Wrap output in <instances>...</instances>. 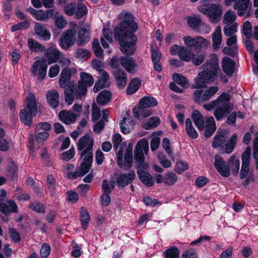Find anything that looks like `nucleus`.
Listing matches in <instances>:
<instances>
[{"label": "nucleus", "mask_w": 258, "mask_h": 258, "mask_svg": "<svg viewBox=\"0 0 258 258\" xmlns=\"http://www.w3.org/2000/svg\"><path fill=\"white\" fill-rule=\"evenodd\" d=\"M119 18L123 20L114 29V38L120 45V50L127 55L120 57V64L127 72L133 73L138 64L132 57L129 58L128 56L134 54L136 50L138 37L135 32L138 29V25L130 12L121 13Z\"/></svg>", "instance_id": "f257e3e1"}, {"label": "nucleus", "mask_w": 258, "mask_h": 258, "mask_svg": "<svg viewBox=\"0 0 258 258\" xmlns=\"http://www.w3.org/2000/svg\"><path fill=\"white\" fill-rule=\"evenodd\" d=\"M183 40L186 47L174 44L170 48V53L172 55H178L181 60L185 62H190L194 56V53L189 48H193L197 52L200 51L204 43L206 42V39L202 36L192 38L186 36L183 38Z\"/></svg>", "instance_id": "f03ea898"}, {"label": "nucleus", "mask_w": 258, "mask_h": 258, "mask_svg": "<svg viewBox=\"0 0 258 258\" xmlns=\"http://www.w3.org/2000/svg\"><path fill=\"white\" fill-rule=\"evenodd\" d=\"M213 56L214 58L207 60L203 66L204 71L199 73L195 78V85L192 86V88L199 89L207 87L206 84L211 83L215 81L219 67L216 55L213 54Z\"/></svg>", "instance_id": "7ed1b4c3"}, {"label": "nucleus", "mask_w": 258, "mask_h": 258, "mask_svg": "<svg viewBox=\"0 0 258 258\" xmlns=\"http://www.w3.org/2000/svg\"><path fill=\"white\" fill-rule=\"evenodd\" d=\"M61 53L60 51L56 48L49 47L45 50L44 56L46 60L42 59L34 62L31 71L33 75H38V79L42 81L46 75L47 63L51 64L55 63L59 60Z\"/></svg>", "instance_id": "20e7f679"}, {"label": "nucleus", "mask_w": 258, "mask_h": 258, "mask_svg": "<svg viewBox=\"0 0 258 258\" xmlns=\"http://www.w3.org/2000/svg\"><path fill=\"white\" fill-rule=\"evenodd\" d=\"M198 0H190L195 3ZM201 5L198 7V10L204 15L208 17L212 23H218L222 17V8L220 5L211 2H218L220 0H201Z\"/></svg>", "instance_id": "39448f33"}, {"label": "nucleus", "mask_w": 258, "mask_h": 258, "mask_svg": "<svg viewBox=\"0 0 258 258\" xmlns=\"http://www.w3.org/2000/svg\"><path fill=\"white\" fill-rule=\"evenodd\" d=\"M38 113L36 97L31 93L26 97V105L24 108L21 109L19 116L21 121L25 125L31 127L33 123V118Z\"/></svg>", "instance_id": "423d86ee"}, {"label": "nucleus", "mask_w": 258, "mask_h": 258, "mask_svg": "<svg viewBox=\"0 0 258 258\" xmlns=\"http://www.w3.org/2000/svg\"><path fill=\"white\" fill-rule=\"evenodd\" d=\"M149 151V143L146 138L140 140L135 149L134 158L136 162V168L137 170H148L149 168V164L145 161V154Z\"/></svg>", "instance_id": "0eeeda50"}, {"label": "nucleus", "mask_w": 258, "mask_h": 258, "mask_svg": "<svg viewBox=\"0 0 258 258\" xmlns=\"http://www.w3.org/2000/svg\"><path fill=\"white\" fill-rule=\"evenodd\" d=\"M230 95L226 92H223L216 99L218 104L214 111V115L219 121L222 118L226 117L233 109V104L230 102Z\"/></svg>", "instance_id": "6e6552de"}, {"label": "nucleus", "mask_w": 258, "mask_h": 258, "mask_svg": "<svg viewBox=\"0 0 258 258\" xmlns=\"http://www.w3.org/2000/svg\"><path fill=\"white\" fill-rule=\"evenodd\" d=\"M94 83V79L92 75L85 72L80 73V79L77 83L72 86V88L75 87V98L81 99L85 97L88 92V88L91 87Z\"/></svg>", "instance_id": "1a4fd4ad"}, {"label": "nucleus", "mask_w": 258, "mask_h": 258, "mask_svg": "<svg viewBox=\"0 0 258 258\" xmlns=\"http://www.w3.org/2000/svg\"><path fill=\"white\" fill-rule=\"evenodd\" d=\"M158 101L157 99L152 96H144L140 100L139 102V107H134L133 109V114L136 118H146L151 115L152 112L150 110H147V108L157 106Z\"/></svg>", "instance_id": "9d476101"}, {"label": "nucleus", "mask_w": 258, "mask_h": 258, "mask_svg": "<svg viewBox=\"0 0 258 258\" xmlns=\"http://www.w3.org/2000/svg\"><path fill=\"white\" fill-rule=\"evenodd\" d=\"M71 79L60 77L59 85L60 88L64 89V100L69 105L73 104L75 98V87L72 88V86L75 85L74 81H71Z\"/></svg>", "instance_id": "9b49d317"}, {"label": "nucleus", "mask_w": 258, "mask_h": 258, "mask_svg": "<svg viewBox=\"0 0 258 258\" xmlns=\"http://www.w3.org/2000/svg\"><path fill=\"white\" fill-rule=\"evenodd\" d=\"M76 31L74 29L70 28L63 32L58 40V44L60 48L67 50L73 46L76 41Z\"/></svg>", "instance_id": "f8f14e48"}, {"label": "nucleus", "mask_w": 258, "mask_h": 258, "mask_svg": "<svg viewBox=\"0 0 258 258\" xmlns=\"http://www.w3.org/2000/svg\"><path fill=\"white\" fill-rule=\"evenodd\" d=\"M214 165L218 173L223 177H228L230 174L229 161L227 162L219 154L214 156Z\"/></svg>", "instance_id": "ddd939ff"}, {"label": "nucleus", "mask_w": 258, "mask_h": 258, "mask_svg": "<svg viewBox=\"0 0 258 258\" xmlns=\"http://www.w3.org/2000/svg\"><path fill=\"white\" fill-rule=\"evenodd\" d=\"M26 11L29 12L35 19L41 21H48L53 16L55 13L54 9H48L45 11L42 10H36L31 7L27 8Z\"/></svg>", "instance_id": "4468645a"}, {"label": "nucleus", "mask_w": 258, "mask_h": 258, "mask_svg": "<svg viewBox=\"0 0 258 258\" xmlns=\"http://www.w3.org/2000/svg\"><path fill=\"white\" fill-rule=\"evenodd\" d=\"M94 143V139L87 134L83 136L79 139L77 147L79 151H82L81 153V158L85 155L88 151L93 150Z\"/></svg>", "instance_id": "2eb2a0df"}, {"label": "nucleus", "mask_w": 258, "mask_h": 258, "mask_svg": "<svg viewBox=\"0 0 258 258\" xmlns=\"http://www.w3.org/2000/svg\"><path fill=\"white\" fill-rule=\"evenodd\" d=\"M116 177V184L118 188H124L128 184H131L136 177L134 170H131L128 173H122L118 175L115 174Z\"/></svg>", "instance_id": "dca6fc26"}, {"label": "nucleus", "mask_w": 258, "mask_h": 258, "mask_svg": "<svg viewBox=\"0 0 258 258\" xmlns=\"http://www.w3.org/2000/svg\"><path fill=\"white\" fill-rule=\"evenodd\" d=\"M34 31L38 38L45 41H48L51 37V34L46 28V26L39 22H36L34 25Z\"/></svg>", "instance_id": "f3484780"}, {"label": "nucleus", "mask_w": 258, "mask_h": 258, "mask_svg": "<svg viewBox=\"0 0 258 258\" xmlns=\"http://www.w3.org/2000/svg\"><path fill=\"white\" fill-rule=\"evenodd\" d=\"M8 205L2 202H0V212L5 216H8L11 212L18 213V207L16 202L12 200L7 201Z\"/></svg>", "instance_id": "a211bd4d"}, {"label": "nucleus", "mask_w": 258, "mask_h": 258, "mask_svg": "<svg viewBox=\"0 0 258 258\" xmlns=\"http://www.w3.org/2000/svg\"><path fill=\"white\" fill-rule=\"evenodd\" d=\"M236 63L232 58L225 56L222 61V68L223 72L228 76L231 77L235 71Z\"/></svg>", "instance_id": "6ab92c4d"}, {"label": "nucleus", "mask_w": 258, "mask_h": 258, "mask_svg": "<svg viewBox=\"0 0 258 258\" xmlns=\"http://www.w3.org/2000/svg\"><path fill=\"white\" fill-rule=\"evenodd\" d=\"M109 80V75L108 73L105 71H103L101 76L96 82L93 87L94 92L97 93L102 89L108 87L109 86V84H107V83Z\"/></svg>", "instance_id": "aec40b11"}, {"label": "nucleus", "mask_w": 258, "mask_h": 258, "mask_svg": "<svg viewBox=\"0 0 258 258\" xmlns=\"http://www.w3.org/2000/svg\"><path fill=\"white\" fill-rule=\"evenodd\" d=\"M47 102L53 109L56 108L59 103V94L55 90H48L46 95Z\"/></svg>", "instance_id": "412c9836"}, {"label": "nucleus", "mask_w": 258, "mask_h": 258, "mask_svg": "<svg viewBox=\"0 0 258 258\" xmlns=\"http://www.w3.org/2000/svg\"><path fill=\"white\" fill-rule=\"evenodd\" d=\"M113 75L118 88H124L127 81L126 73L122 70L118 69L114 72Z\"/></svg>", "instance_id": "4be33fe9"}, {"label": "nucleus", "mask_w": 258, "mask_h": 258, "mask_svg": "<svg viewBox=\"0 0 258 258\" xmlns=\"http://www.w3.org/2000/svg\"><path fill=\"white\" fill-rule=\"evenodd\" d=\"M191 118L198 129L200 131H204L205 122L202 113L198 110H194L191 113Z\"/></svg>", "instance_id": "5701e85b"}, {"label": "nucleus", "mask_w": 258, "mask_h": 258, "mask_svg": "<svg viewBox=\"0 0 258 258\" xmlns=\"http://www.w3.org/2000/svg\"><path fill=\"white\" fill-rule=\"evenodd\" d=\"M116 162L117 165L124 170H128L133 166V155H127L124 154V159L123 157L120 159H116Z\"/></svg>", "instance_id": "b1692460"}, {"label": "nucleus", "mask_w": 258, "mask_h": 258, "mask_svg": "<svg viewBox=\"0 0 258 258\" xmlns=\"http://www.w3.org/2000/svg\"><path fill=\"white\" fill-rule=\"evenodd\" d=\"M237 135L236 133L234 134L225 143L224 146L221 147V152L230 154L234 150L237 143Z\"/></svg>", "instance_id": "393cba45"}, {"label": "nucleus", "mask_w": 258, "mask_h": 258, "mask_svg": "<svg viewBox=\"0 0 258 258\" xmlns=\"http://www.w3.org/2000/svg\"><path fill=\"white\" fill-rule=\"evenodd\" d=\"M137 174L140 180L147 187H151L154 184L152 175L143 170H137Z\"/></svg>", "instance_id": "a878e982"}, {"label": "nucleus", "mask_w": 258, "mask_h": 258, "mask_svg": "<svg viewBox=\"0 0 258 258\" xmlns=\"http://www.w3.org/2000/svg\"><path fill=\"white\" fill-rule=\"evenodd\" d=\"M80 217L82 229L84 230H87L91 216L87 209L85 207L82 206L80 209Z\"/></svg>", "instance_id": "bb28decb"}, {"label": "nucleus", "mask_w": 258, "mask_h": 258, "mask_svg": "<svg viewBox=\"0 0 258 258\" xmlns=\"http://www.w3.org/2000/svg\"><path fill=\"white\" fill-rule=\"evenodd\" d=\"M90 39V31L85 27H81L78 31L77 44L80 46L84 45Z\"/></svg>", "instance_id": "cd10ccee"}, {"label": "nucleus", "mask_w": 258, "mask_h": 258, "mask_svg": "<svg viewBox=\"0 0 258 258\" xmlns=\"http://www.w3.org/2000/svg\"><path fill=\"white\" fill-rule=\"evenodd\" d=\"M112 93L110 91L105 90L101 91L97 95L96 101L99 105H104L111 99Z\"/></svg>", "instance_id": "c85d7f7f"}, {"label": "nucleus", "mask_w": 258, "mask_h": 258, "mask_svg": "<svg viewBox=\"0 0 258 258\" xmlns=\"http://www.w3.org/2000/svg\"><path fill=\"white\" fill-rule=\"evenodd\" d=\"M141 83V80L139 78H133L127 87L126 94L127 95L135 94L139 89Z\"/></svg>", "instance_id": "c756f323"}, {"label": "nucleus", "mask_w": 258, "mask_h": 258, "mask_svg": "<svg viewBox=\"0 0 258 258\" xmlns=\"http://www.w3.org/2000/svg\"><path fill=\"white\" fill-rule=\"evenodd\" d=\"M46 183L47 189L49 191L51 197L54 196L56 194V181L52 174L47 175L46 177Z\"/></svg>", "instance_id": "7c9ffc66"}, {"label": "nucleus", "mask_w": 258, "mask_h": 258, "mask_svg": "<svg viewBox=\"0 0 258 258\" xmlns=\"http://www.w3.org/2000/svg\"><path fill=\"white\" fill-rule=\"evenodd\" d=\"M249 0H238L233 6L235 10H238V14L239 16H243L247 10Z\"/></svg>", "instance_id": "2f4dec72"}, {"label": "nucleus", "mask_w": 258, "mask_h": 258, "mask_svg": "<svg viewBox=\"0 0 258 258\" xmlns=\"http://www.w3.org/2000/svg\"><path fill=\"white\" fill-rule=\"evenodd\" d=\"M172 78L174 82L182 87L185 89L188 88L189 85L188 81L187 79L182 75L174 73L172 74Z\"/></svg>", "instance_id": "473e14b6"}, {"label": "nucleus", "mask_w": 258, "mask_h": 258, "mask_svg": "<svg viewBox=\"0 0 258 258\" xmlns=\"http://www.w3.org/2000/svg\"><path fill=\"white\" fill-rule=\"evenodd\" d=\"M28 45L29 49L33 52H43L46 50L44 45L33 38L28 39Z\"/></svg>", "instance_id": "72a5a7b5"}, {"label": "nucleus", "mask_w": 258, "mask_h": 258, "mask_svg": "<svg viewBox=\"0 0 258 258\" xmlns=\"http://www.w3.org/2000/svg\"><path fill=\"white\" fill-rule=\"evenodd\" d=\"M185 130L188 136L192 139H196L198 138V133L194 127L191 120L189 118L185 120Z\"/></svg>", "instance_id": "f704fd0d"}, {"label": "nucleus", "mask_w": 258, "mask_h": 258, "mask_svg": "<svg viewBox=\"0 0 258 258\" xmlns=\"http://www.w3.org/2000/svg\"><path fill=\"white\" fill-rule=\"evenodd\" d=\"M225 134L223 132H220L216 135L214 138L212 142V147L214 148H217L224 146V144L226 142Z\"/></svg>", "instance_id": "c9c22d12"}, {"label": "nucleus", "mask_w": 258, "mask_h": 258, "mask_svg": "<svg viewBox=\"0 0 258 258\" xmlns=\"http://www.w3.org/2000/svg\"><path fill=\"white\" fill-rule=\"evenodd\" d=\"M188 26L192 30L199 29L202 23V19L200 16L188 17L187 19Z\"/></svg>", "instance_id": "e433bc0d"}, {"label": "nucleus", "mask_w": 258, "mask_h": 258, "mask_svg": "<svg viewBox=\"0 0 258 258\" xmlns=\"http://www.w3.org/2000/svg\"><path fill=\"white\" fill-rule=\"evenodd\" d=\"M160 123V119L158 117L153 116L143 124V128L146 130H150L157 127Z\"/></svg>", "instance_id": "4c0bfd02"}, {"label": "nucleus", "mask_w": 258, "mask_h": 258, "mask_svg": "<svg viewBox=\"0 0 258 258\" xmlns=\"http://www.w3.org/2000/svg\"><path fill=\"white\" fill-rule=\"evenodd\" d=\"M229 163L232 173L234 175H236L239 172L240 168V161L239 159H235V157L232 155L229 159Z\"/></svg>", "instance_id": "58836bf2"}, {"label": "nucleus", "mask_w": 258, "mask_h": 258, "mask_svg": "<svg viewBox=\"0 0 258 258\" xmlns=\"http://www.w3.org/2000/svg\"><path fill=\"white\" fill-rule=\"evenodd\" d=\"M5 135V131L0 127V150L3 152L7 151L10 148L9 142L4 138Z\"/></svg>", "instance_id": "ea45409f"}, {"label": "nucleus", "mask_w": 258, "mask_h": 258, "mask_svg": "<svg viewBox=\"0 0 258 258\" xmlns=\"http://www.w3.org/2000/svg\"><path fill=\"white\" fill-rule=\"evenodd\" d=\"M218 90L219 88L217 86L210 87L206 90L202 95L203 102H205L209 100L218 92Z\"/></svg>", "instance_id": "a19ab883"}, {"label": "nucleus", "mask_w": 258, "mask_h": 258, "mask_svg": "<svg viewBox=\"0 0 258 258\" xmlns=\"http://www.w3.org/2000/svg\"><path fill=\"white\" fill-rule=\"evenodd\" d=\"M76 9L75 18L77 19H81L85 15H87L88 13L87 7L85 6L84 4L81 3H79L77 4Z\"/></svg>", "instance_id": "79ce46f5"}, {"label": "nucleus", "mask_w": 258, "mask_h": 258, "mask_svg": "<svg viewBox=\"0 0 258 258\" xmlns=\"http://www.w3.org/2000/svg\"><path fill=\"white\" fill-rule=\"evenodd\" d=\"M177 180V175L172 172H168L165 175L164 184L166 186H171L173 185Z\"/></svg>", "instance_id": "37998d69"}, {"label": "nucleus", "mask_w": 258, "mask_h": 258, "mask_svg": "<svg viewBox=\"0 0 258 258\" xmlns=\"http://www.w3.org/2000/svg\"><path fill=\"white\" fill-rule=\"evenodd\" d=\"M29 208L33 211L38 213L44 214L46 212V207L44 204L40 202H35L34 203H31L29 205Z\"/></svg>", "instance_id": "c03bdc74"}, {"label": "nucleus", "mask_w": 258, "mask_h": 258, "mask_svg": "<svg viewBox=\"0 0 258 258\" xmlns=\"http://www.w3.org/2000/svg\"><path fill=\"white\" fill-rule=\"evenodd\" d=\"M7 176L12 180L17 178L18 167L15 164H12L8 167Z\"/></svg>", "instance_id": "a18cd8bd"}, {"label": "nucleus", "mask_w": 258, "mask_h": 258, "mask_svg": "<svg viewBox=\"0 0 258 258\" xmlns=\"http://www.w3.org/2000/svg\"><path fill=\"white\" fill-rule=\"evenodd\" d=\"M92 49L95 55L98 57H101L103 56V49L100 46L98 40L95 38L92 43Z\"/></svg>", "instance_id": "49530a36"}, {"label": "nucleus", "mask_w": 258, "mask_h": 258, "mask_svg": "<svg viewBox=\"0 0 258 258\" xmlns=\"http://www.w3.org/2000/svg\"><path fill=\"white\" fill-rule=\"evenodd\" d=\"M188 169V165L187 162L183 161H179L176 162L174 171L177 174H180Z\"/></svg>", "instance_id": "de8ad7c7"}, {"label": "nucleus", "mask_w": 258, "mask_h": 258, "mask_svg": "<svg viewBox=\"0 0 258 258\" xmlns=\"http://www.w3.org/2000/svg\"><path fill=\"white\" fill-rule=\"evenodd\" d=\"M150 49L152 62H160L162 57L161 52L157 49L155 48L153 44L150 45Z\"/></svg>", "instance_id": "09e8293b"}, {"label": "nucleus", "mask_w": 258, "mask_h": 258, "mask_svg": "<svg viewBox=\"0 0 258 258\" xmlns=\"http://www.w3.org/2000/svg\"><path fill=\"white\" fill-rule=\"evenodd\" d=\"M250 159L251 147L250 146H247L241 155L242 164L250 165Z\"/></svg>", "instance_id": "8fccbe9b"}, {"label": "nucleus", "mask_w": 258, "mask_h": 258, "mask_svg": "<svg viewBox=\"0 0 258 258\" xmlns=\"http://www.w3.org/2000/svg\"><path fill=\"white\" fill-rule=\"evenodd\" d=\"M237 18V16L235 12L228 10L224 14L223 21L225 23H229L230 24H234V22Z\"/></svg>", "instance_id": "3c124183"}, {"label": "nucleus", "mask_w": 258, "mask_h": 258, "mask_svg": "<svg viewBox=\"0 0 258 258\" xmlns=\"http://www.w3.org/2000/svg\"><path fill=\"white\" fill-rule=\"evenodd\" d=\"M237 24L236 23L225 26L223 29L224 34L227 36H233L237 31Z\"/></svg>", "instance_id": "603ef678"}, {"label": "nucleus", "mask_w": 258, "mask_h": 258, "mask_svg": "<svg viewBox=\"0 0 258 258\" xmlns=\"http://www.w3.org/2000/svg\"><path fill=\"white\" fill-rule=\"evenodd\" d=\"M51 247L47 243H44L41 245L40 249V256L41 258H47L50 253Z\"/></svg>", "instance_id": "864d4df0"}, {"label": "nucleus", "mask_w": 258, "mask_h": 258, "mask_svg": "<svg viewBox=\"0 0 258 258\" xmlns=\"http://www.w3.org/2000/svg\"><path fill=\"white\" fill-rule=\"evenodd\" d=\"M30 26V23L28 20H26L24 22H21L20 23H17L16 24L13 25L11 27V31L12 32H14L19 30H22L24 29H27Z\"/></svg>", "instance_id": "5fc2aeb1"}, {"label": "nucleus", "mask_w": 258, "mask_h": 258, "mask_svg": "<svg viewBox=\"0 0 258 258\" xmlns=\"http://www.w3.org/2000/svg\"><path fill=\"white\" fill-rule=\"evenodd\" d=\"M243 33L247 39L252 36V25L249 21H245L243 24Z\"/></svg>", "instance_id": "6e6d98bb"}, {"label": "nucleus", "mask_w": 258, "mask_h": 258, "mask_svg": "<svg viewBox=\"0 0 258 258\" xmlns=\"http://www.w3.org/2000/svg\"><path fill=\"white\" fill-rule=\"evenodd\" d=\"M76 56L78 58L88 59L91 57V53L87 49L78 48L76 50Z\"/></svg>", "instance_id": "4d7b16f0"}, {"label": "nucleus", "mask_w": 258, "mask_h": 258, "mask_svg": "<svg viewBox=\"0 0 258 258\" xmlns=\"http://www.w3.org/2000/svg\"><path fill=\"white\" fill-rule=\"evenodd\" d=\"M92 120L93 122H95L98 120L101 116V110L94 102L92 104Z\"/></svg>", "instance_id": "13d9d810"}, {"label": "nucleus", "mask_w": 258, "mask_h": 258, "mask_svg": "<svg viewBox=\"0 0 258 258\" xmlns=\"http://www.w3.org/2000/svg\"><path fill=\"white\" fill-rule=\"evenodd\" d=\"M143 202L144 204L147 206L152 207H155L157 205H161V203L157 199H152L150 197H145L143 199Z\"/></svg>", "instance_id": "bf43d9fd"}, {"label": "nucleus", "mask_w": 258, "mask_h": 258, "mask_svg": "<svg viewBox=\"0 0 258 258\" xmlns=\"http://www.w3.org/2000/svg\"><path fill=\"white\" fill-rule=\"evenodd\" d=\"M9 233L11 239L15 243H18L21 241L20 233L14 228H9Z\"/></svg>", "instance_id": "052dcab7"}, {"label": "nucleus", "mask_w": 258, "mask_h": 258, "mask_svg": "<svg viewBox=\"0 0 258 258\" xmlns=\"http://www.w3.org/2000/svg\"><path fill=\"white\" fill-rule=\"evenodd\" d=\"M206 57V55L204 53H201L200 54L196 55L194 54V56L192 57L190 61L195 65V66H199L202 64Z\"/></svg>", "instance_id": "680f3d73"}, {"label": "nucleus", "mask_w": 258, "mask_h": 258, "mask_svg": "<svg viewBox=\"0 0 258 258\" xmlns=\"http://www.w3.org/2000/svg\"><path fill=\"white\" fill-rule=\"evenodd\" d=\"M75 154V149L74 148H72L68 151L63 152L61 154V157L63 160L66 161H69L74 158Z\"/></svg>", "instance_id": "e2e57ef3"}, {"label": "nucleus", "mask_w": 258, "mask_h": 258, "mask_svg": "<svg viewBox=\"0 0 258 258\" xmlns=\"http://www.w3.org/2000/svg\"><path fill=\"white\" fill-rule=\"evenodd\" d=\"M210 180L204 176H199L195 181V185L199 188H201L208 183Z\"/></svg>", "instance_id": "0e129e2a"}, {"label": "nucleus", "mask_w": 258, "mask_h": 258, "mask_svg": "<svg viewBox=\"0 0 258 258\" xmlns=\"http://www.w3.org/2000/svg\"><path fill=\"white\" fill-rule=\"evenodd\" d=\"M204 90L203 89L195 90L192 95V99L197 104H200L203 102L202 95Z\"/></svg>", "instance_id": "69168bd1"}, {"label": "nucleus", "mask_w": 258, "mask_h": 258, "mask_svg": "<svg viewBox=\"0 0 258 258\" xmlns=\"http://www.w3.org/2000/svg\"><path fill=\"white\" fill-rule=\"evenodd\" d=\"M67 200L72 204L76 203L79 200L78 194L73 190H69L67 194Z\"/></svg>", "instance_id": "338daca9"}, {"label": "nucleus", "mask_w": 258, "mask_h": 258, "mask_svg": "<svg viewBox=\"0 0 258 258\" xmlns=\"http://www.w3.org/2000/svg\"><path fill=\"white\" fill-rule=\"evenodd\" d=\"M54 23L58 29H62L66 27L67 21L62 16H59L56 18Z\"/></svg>", "instance_id": "774afa93"}]
</instances>
